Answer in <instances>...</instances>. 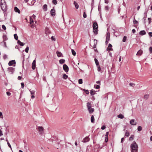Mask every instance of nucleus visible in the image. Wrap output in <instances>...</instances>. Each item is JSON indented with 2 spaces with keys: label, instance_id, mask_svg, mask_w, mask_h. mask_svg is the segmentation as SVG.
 I'll return each instance as SVG.
<instances>
[{
  "label": "nucleus",
  "instance_id": "nucleus-59",
  "mask_svg": "<svg viewBox=\"0 0 152 152\" xmlns=\"http://www.w3.org/2000/svg\"><path fill=\"white\" fill-rule=\"evenodd\" d=\"M6 93H7V95L8 96H10V95L11 94V93H10V92H6Z\"/></svg>",
  "mask_w": 152,
  "mask_h": 152
},
{
  "label": "nucleus",
  "instance_id": "nucleus-41",
  "mask_svg": "<svg viewBox=\"0 0 152 152\" xmlns=\"http://www.w3.org/2000/svg\"><path fill=\"white\" fill-rule=\"evenodd\" d=\"M93 31L95 34H97L98 29H96L94 30Z\"/></svg>",
  "mask_w": 152,
  "mask_h": 152
},
{
  "label": "nucleus",
  "instance_id": "nucleus-53",
  "mask_svg": "<svg viewBox=\"0 0 152 152\" xmlns=\"http://www.w3.org/2000/svg\"><path fill=\"white\" fill-rule=\"evenodd\" d=\"M97 66L98 67L97 70L98 71L100 72L101 71V68H100V66H99V65L98 66Z\"/></svg>",
  "mask_w": 152,
  "mask_h": 152
},
{
  "label": "nucleus",
  "instance_id": "nucleus-22",
  "mask_svg": "<svg viewBox=\"0 0 152 152\" xmlns=\"http://www.w3.org/2000/svg\"><path fill=\"white\" fill-rule=\"evenodd\" d=\"M43 8L44 10V11H46L47 10V4H44L43 7Z\"/></svg>",
  "mask_w": 152,
  "mask_h": 152
},
{
  "label": "nucleus",
  "instance_id": "nucleus-54",
  "mask_svg": "<svg viewBox=\"0 0 152 152\" xmlns=\"http://www.w3.org/2000/svg\"><path fill=\"white\" fill-rule=\"evenodd\" d=\"M29 91L31 92V94L33 95L34 94L35 92L34 91H31L30 90Z\"/></svg>",
  "mask_w": 152,
  "mask_h": 152
},
{
  "label": "nucleus",
  "instance_id": "nucleus-32",
  "mask_svg": "<svg viewBox=\"0 0 152 152\" xmlns=\"http://www.w3.org/2000/svg\"><path fill=\"white\" fill-rule=\"evenodd\" d=\"M149 97V95L148 94H145L144 95V98L145 99H147Z\"/></svg>",
  "mask_w": 152,
  "mask_h": 152
},
{
  "label": "nucleus",
  "instance_id": "nucleus-6",
  "mask_svg": "<svg viewBox=\"0 0 152 152\" xmlns=\"http://www.w3.org/2000/svg\"><path fill=\"white\" fill-rule=\"evenodd\" d=\"M94 50L96 52H97V50L96 49V45L97 44V40L95 39L94 40Z\"/></svg>",
  "mask_w": 152,
  "mask_h": 152
},
{
  "label": "nucleus",
  "instance_id": "nucleus-23",
  "mask_svg": "<svg viewBox=\"0 0 152 152\" xmlns=\"http://www.w3.org/2000/svg\"><path fill=\"white\" fill-rule=\"evenodd\" d=\"M117 117L118 118H120L121 119H123L124 118V115L122 114H119L118 115Z\"/></svg>",
  "mask_w": 152,
  "mask_h": 152
},
{
  "label": "nucleus",
  "instance_id": "nucleus-4",
  "mask_svg": "<svg viewBox=\"0 0 152 152\" xmlns=\"http://www.w3.org/2000/svg\"><path fill=\"white\" fill-rule=\"evenodd\" d=\"M37 129L40 134L42 135L44 133V129L43 127L42 126H38Z\"/></svg>",
  "mask_w": 152,
  "mask_h": 152
},
{
  "label": "nucleus",
  "instance_id": "nucleus-27",
  "mask_svg": "<svg viewBox=\"0 0 152 152\" xmlns=\"http://www.w3.org/2000/svg\"><path fill=\"white\" fill-rule=\"evenodd\" d=\"M3 42L5 41L7 39V36L5 35H3Z\"/></svg>",
  "mask_w": 152,
  "mask_h": 152
},
{
  "label": "nucleus",
  "instance_id": "nucleus-38",
  "mask_svg": "<svg viewBox=\"0 0 152 152\" xmlns=\"http://www.w3.org/2000/svg\"><path fill=\"white\" fill-rule=\"evenodd\" d=\"M149 50L150 54H152V47H150L149 48Z\"/></svg>",
  "mask_w": 152,
  "mask_h": 152
},
{
  "label": "nucleus",
  "instance_id": "nucleus-12",
  "mask_svg": "<svg viewBox=\"0 0 152 152\" xmlns=\"http://www.w3.org/2000/svg\"><path fill=\"white\" fill-rule=\"evenodd\" d=\"M15 64V60H12L11 61H10L9 63H8V65L9 66H12L13 65Z\"/></svg>",
  "mask_w": 152,
  "mask_h": 152
},
{
  "label": "nucleus",
  "instance_id": "nucleus-19",
  "mask_svg": "<svg viewBox=\"0 0 152 152\" xmlns=\"http://www.w3.org/2000/svg\"><path fill=\"white\" fill-rule=\"evenodd\" d=\"M50 33V31L49 30L48 28H46L45 30V33L47 35H48Z\"/></svg>",
  "mask_w": 152,
  "mask_h": 152
},
{
  "label": "nucleus",
  "instance_id": "nucleus-47",
  "mask_svg": "<svg viewBox=\"0 0 152 152\" xmlns=\"http://www.w3.org/2000/svg\"><path fill=\"white\" fill-rule=\"evenodd\" d=\"M109 9V7L108 6H105V9L107 11Z\"/></svg>",
  "mask_w": 152,
  "mask_h": 152
},
{
  "label": "nucleus",
  "instance_id": "nucleus-51",
  "mask_svg": "<svg viewBox=\"0 0 152 152\" xmlns=\"http://www.w3.org/2000/svg\"><path fill=\"white\" fill-rule=\"evenodd\" d=\"M30 24H32L33 22V20L31 18V17H30Z\"/></svg>",
  "mask_w": 152,
  "mask_h": 152
},
{
  "label": "nucleus",
  "instance_id": "nucleus-64",
  "mask_svg": "<svg viewBox=\"0 0 152 152\" xmlns=\"http://www.w3.org/2000/svg\"><path fill=\"white\" fill-rule=\"evenodd\" d=\"M21 78H22V77L21 76H19L18 77V79L19 80H21Z\"/></svg>",
  "mask_w": 152,
  "mask_h": 152
},
{
  "label": "nucleus",
  "instance_id": "nucleus-56",
  "mask_svg": "<svg viewBox=\"0 0 152 152\" xmlns=\"http://www.w3.org/2000/svg\"><path fill=\"white\" fill-rule=\"evenodd\" d=\"M105 128H106V126L104 125L101 127V129L102 130H104V129H105Z\"/></svg>",
  "mask_w": 152,
  "mask_h": 152
},
{
  "label": "nucleus",
  "instance_id": "nucleus-25",
  "mask_svg": "<svg viewBox=\"0 0 152 152\" xmlns=\"http://www.w3.org/2000/svg\"><path fill=\"white\" fill-rule=\"evenodd\" d=\"M57 55L58 57H60L62 55V53L59 51H57L56 52Z\"/></svg>",
  "mask_w": 152,
  "mask_h": 152
},
{
  "label": "nucleus",
  "instance_id": "nucleus-37",
  "mask_svg": "<svg viewBox=\"0 0 152 152\" xmlns=\"http://www.w3.org/2000/svg\"><path fill=\"white\" fill-rule=\"evenodd\" d=\"M129 85L130 86H132L134 87L135 86V84L133 83H130L129 84Z\"/></svg>",
  "mask_w": 152,
  "mask_h": 152
},
{
  "label": "nucleus",
  "instance_id": "nucleus-34",
  "mask_svg": "<svg viewBox=\"0 0 152 152\" xmlns=\"http://www.w3.org/2000/svg\"><path fill=\"white\" fill-rule=\"evenodd\" d=\"M142 127L140 126H139L138 127L137 130L138 131L140 132L142 130Z\"/></svg>",
  "mask_w": 152,
  "mask_h": 152
},
{
  "label": "nucleus",
  "instance_id": "nucleus-28",
  "mask_svg": "<svg viewBox=\"0 0 152 152\" xmlns=\"http://www.w3.org/2000/svg\"><path fill=\"white\" fill-rule=\"evenodd\" d=\"M59 62L60 64H63L65 62V60L64 59H61L59 61Z\"/></svg>",
  "mask_w": 152,
  "mask_h": 152
},
{
  "label": "nucleus",
  "instance_id": "nucleus-60",
  "mask_svg": "<svg viewBox=\"0 0 152 152\" xmlns=\"http://www.w3.org/2000/svg\"><path fill=\"white\" fill-rule=\"evenodd\" d=\"M148 34L150 37H152V32H149L148 33Z\"/></svg>",
  "mask_w": 152,
  "mask_h": 152
},
{
  "label": "nucleus",
  "instance_id": "nucleus-49",
  "mask_svg": "<svg viewBox=\"0 0 152 152\" xmlns=\"http://www.w3.org/2000/svg\"><path fill=\"white\" fill-rule=\"evenodd\" d=\"M2 27L4 30H5L6 29L5 26L4 25H3L2 26Z\"/></svg>",
  "mask_w": 152,
  "mask_h": 152
},
{
  "label": "nucleus",
  "instance_id": "nucleus-33",
  "mask_svg": "<svg viewBox=\"0 0 152 152\" xmlns=\"http://www.w3.org/2000/svg\"><path fill=\"white\" fill-rule=\"evenodd\" d=\"M72 53L73 56H75L76 55V53L74 50H73V49L72 50Z\"/></svg>",
  "mask_w": 152,
  "mask_h": 152
},
{
  "label": "nucleus",
  "instance_id": "nucleus-30",
  "mask_svg": "<svg viewBox=\"0 0 152 152\" xmlns=\"http://www.w3.org/2000/svg\"><path fill=\"white\" fill-rule=\"evenodd\" d=\"M94 87L96 89H98L100 88V86L98 85H95Z\"/></svg>",
  "mask_w": 152,
  "mask_h": 152
},
{
  "label": "nucleus",
  "instance_id": "nucleus-24",
  "mask_svg": "<svg viewBox=\"0 0 152 152\" xmlns=\"http://www.w3.org/2000/svg\"><path fill=\"white\" fill-rule=\"evenodd\" d=\"M94 61H95V62L96 65L97 66H98L99 65V62L98 60H97V59L96 58H95L94 59Z\"/></svg>",
  "mask_w": 152,
  "mask_h": 152
},
{
  "label": "nucleus",
  "instance_id": "nucleus-10",
  "mask_svg": "<svg viewBox=\"0 0 152 152\" xmlns=\"http://www.w3.org/2000/svg\"><path fill=\"white\" fill-rule=\"evenodd\" d=\"M50 14L52 16H54L55 15V10L54 8H53L50 10Z\"/></svg>",
  "mask_w": 152,
  "mask_h": 152
},
{
  "label": "nucleus",
  "instance_id": "nucleus-58",
  "mask_svg": "<svg viewBox=\"0 0 152 152\" xmlns=\"http://www.w3.org/2000/svg\"><path fill=\"white\" fill-rule=\"evenodd\" d=\"M148 20L149 21V24H150L151 22V18H148Z\"/></svg>",
  "mask_w": 152,
  "mask_h": 152
},
{
  "label": "nucleus",
  "instance_id": "nucleus-3",
  "mask_svg": "<svg viewBox=\"0 0 152 152\" xmlns=\"http://www.w3.org/2000/svg\"><path fill=\"white\" fill-rule=\"evenodd\" d=\"M87 106L89 113H92L94 112V108L91 107V103L89 102H87Z\"/></svg>",
  "mask_w": 152,
  "mask_h": 152
},
{
  "label": "nucleus",
  "instance_id": "nucleus-61",
  "mask_svg": "<svg viewBox=\"0 0 152 152\" xmlns=\"http://www.w3.org/2000/svg\"><path fill=\"white\" fill-rule=\"evenodd\" d=\"M105 141L106 142H107L108 141V137H105Z\"/></svg>",
  "mask_w": 152,
  "mask_h": 152
},
{
  "label": "nucleus",
  "instance_id": "nucleus-21",
  "mask_svg": "<svg viewBox=\"0 0 152 152\" xmlns=\"http://www.w3.org/2000/svg\"><path fill=\"white\" fill-rule=\"evenodd\" d=\"M18 45L21 46H23L24 45V43L21 42L19 40H18Z\"/></svg>",
  "mask_w": 152,
  "mask_h": 152
},
{
  "label": "nucleus",
  "instance_id": "nucleus-9",
  "mask_svg": "<svg viewBox=\"0 0 152 152\" xmlns=\"http://www.w3.org/2000/svg\"><path fill=\"white\" fill-rule=\"evenodd\" d=\"M36 60H34L33 61V62L32 63V68L33 70H34L36 67Z\"/></svg>",
  "mask_w": 152,
  "mask_h": 152
},
{
  "label": "nucleus",
  "instance_id": "nucleus-36",
  "mask_svg": "<svg viewBox=\"0 0 152 152\" xmlns=\"http://www.w3.org/2000/svg\"><path fill=\"white\" fill-rule=\"evenodd\" d=\"M14 37L15 39L16 40H18V37L17 36V34H14Z\"/></svg>",
  "mask_w": 152,
  "mask_h": 152
},
{
  "label": "nucleus",
  "instance_id": "nucleus-52",
  "mask_svg": "<svg viewBox=\"0 0 152 152\" xmlns=\"http://www.w3.org/2000/svg\"><path fill=\"white\" fill-rule=\"evenodd\" d=\"M86 17H87V15H86V14L85 12H84L83 13V18H86Z\"/></svg>",
  "mask_w": 152,
  "mask_h": 152
},
{
  "label": "nucleus",
  "instance_id": "nucleus-8",
  "mask_svg": "<svg viewBox=\"0 0 152 152\" xmlns=\"http://www.w3.org/2000/svg\"><path fill=\"white\" fill-rule=\"evenodd\" d=\"M137 122L134 119H132L130 121V124L133 125H136L137 124Z\"/></svg>",
  "mask_w": 152,
  "mask_h": 152
},
{
  "label": "nucleus",
  "instance_id": "nucleus-44",
  "mask_svg": "<svg viewBox=\"0 0 152 152\" xmlns=\"http://www.w3.org/2000/svg\"><path fill=\"white\" fill-rule=\"evenodd\" d=\"M126 36H124L123 39V42H126Z\"/></svg>",
  "mask_w": 152,
  "mask_h": 152
},
{
  "label": "nucleus",
  "instance_id": "nucleus-50",
  "mask_svg": "<svg viewBox=\"0 0 152 152\" xmlns=\"http://www.w3.org/2000/svg\"><path fill=\"white\" fill-rule=\"evenodd\" d=\"M51 39L52 41H55L56 40L55 38L53 36H52L51 37Z\"/></svg>",
  "mask_w": 152,
  "mask_h": 152
},
{
  "label": "nucleus",
  "instance_id": "nucleus-63",
  "mask_svg": "<svg viewBox=\"0 0 152 152\" xmlns=\"http://www.w3.org/2000/svg\"><path fill=\"white\" fill-rule=\"evenodd\" d=\"M104 2H105V3L108 4L109 3V1H108V0H104Z\"/></svg>",
  "mask_w": 152,
  "mask_h": 152
},
{
  "label": "nucleus",
  "instance_id": "nucleus-35",
  "mask_svg": "<svg viewBox=\"0 0 152 152\" xmlns=\"http://www.w3.org/2000/svg\"><path fill=\"white\" fill-rule=\"evenodd\" d=\"M129 135V133L128 132L127 130L126 131V132L125 133V136L126 137H128Z\"/></svg>",
  "mask_w": 152,
  "mask_h": 152
},
{
  "label": "nucleus",
  "instance_id": "nucleus-13",
  "mask_svg": "<svg viewBox=\"0 0 152 152\" xmlns=\"http://www.w3.org/2000/svg\"><path fill=\"white\" fill-rule=\"evenodd\" d=\"M89 138L88 137H86L83 140L82 142H86L89 140Z\"/></svg>",
  "mask_w": 152,
  "mask_h": 152
},
{
  "label": "nucleus",
  "instance_id": "nucleus-45",
  "mask_svg": "<svg viewBox=\"0 0 152 152\" xmlns=\"http://www.w3.org/2000/svg\"><path fill=\"white\" fill-rule=\"evenodd\" d=\"M0 118H3V116L2 115V113L0 111Z\"/></svg>",
  "mask_w": 152,
  "mask_h": 152
},
{
  "label": "nucleus",
  "instance_id": "nucleus-17",
  "mask_svg": "<svg viewBox=\"0 0 152 152\" xmlns=\"http://www.w3.org/2000/svg\"><path fill=\"white\" fill-rule=\"evenodd\" d=\"M142 50H140L137 52L136 55L137 56H140L142 54Z\"/></svg>",
  "mask_w": 152,
  "mask_h": 152
},
{
  "label": "nucleus",
  "instance_id": "nucleus-40",
  "mask_svg": "<svg viewBox=\"0 0 152 152\" xmlns=\"http://www.w3.org/2000/svg\"><path fill=\"white\" fill-rule=\"evenodd\" d=\"M78 83L80 84H82L83 83V80L81 79H80L78 80Z\"/></svg>",
  "mask_w": 152,
  "mask_h": 152
},
{
  "label": "nucleus",
  "instance_id": "nucleus-62",
  "mask_svg": "<svg viewBox=\"0 0 152 152\" xmlns=\"http://www.w3.org/2000/svg\"><path fill=\"white\" fill-rule=\"evenodd\" d=\"M3 42H4V46L5 47V48H7V46L6 44V42H5V41Z\"/></svg>",
  "mask_w": 152,
  "mask_h": 152
},
{
  "label": "nucleus",
  "instance_id": "nucleus-39",
  "mask_svg": "<svg viewBox=\"0 0 152 152\" xmlns=\"http://www.w3.org/2000/svg\"><path fill=\"white\" fill-rule=\"evenodd\" d=\"M134 137V136L133 135H132L129 138V140H133Z\"/></svg>",
  "mask_w": 152,
  "mask_h": 152
},
{
  "label": "nucleus",
  "instance_id": "nucleus-16",
  "mask_svg": "<svg viewBox=\"0 0 152 152\" xmlns=\"http://www.w3.org/2000/svg\"><path fill=\"white\" fill-rule=\"evenodd\" d=\"M73 4L75 5L76 9H77L78 8L79 6L77 3L75 1H74L73 2Z\"/></svg>",
  "mask_w": 152,
  "mask_h": 152
},
{
  "label": "nucleus",
  "instance_id": "nucleus-57",
  "mask_svg": "<svg viewBox=\"0 0 152 152\" xmlns=\"http://www.w3.org/2000/svg\"><path fill=\"white\" fill-rule=\"evenodd\" d=\"M21 87L22 88H23L24 86V83H21Z\"/></svg>",
  "mask_w": 152,
  "mask_h": 152
},
{
  "label": "nucleus",
  "instance_id": "nucleus-18",
  "mask_svg": "<svg viewBox=\"0 0 152 152\" xmlns=\"http://www.w3.org/2000/svg\"><path fill=\"white\" fill-rule=\"evenodd\" d=\"M14 10L16 12H18L19 14L20 13V10L16 7H14Z\"/></svg>",
  "mask_w": 152,
  "mask_h": 152
},
{
  "label": "nucleus",
  "instance_id": "nucleus-46",
  "mask_svg": "<svg viewBox=\"0 0 152 152\" xmlns=\"http://www.w3.org/2000/svg\"><path fill=\"white\" fill-rule=\"evenodd\" d=\"M3 58L4 59H5L7 58V56L6 54L4 55L3 57Z\"/></svg>",
  "mask_w": 152,
  "mask_h": 152
},
{
  "label": "nucleus",
  "instance_id": "nucleus-11",
  "mask_svg": "<svg viewBox=\"0 0 152 152\" xmlns=\"http://www.w3.org/2000/svg\"><path fill=\"white\" fill-rule=\"evenodd\" d=\"M98 24L96 22H94L93 24V29L94 30L95 29H98Z\"/></svg>",
  "mask_w": 152,
  "mask_h": 152
},
{
  "label": "nucleus",
  "instance_id": "nucleus-55",
  "mask_svg": "<svg viewBox=\"0 0 152 152\" xmlns=\"http://www.w3.org/2000/svg\"><path fill=\"white\" fill-rule=\"evenodd\" d=\"M7 144L8 146L12 150V148L11 146V145L10 143H9V142H8Z\"/></svg>",
  "mask_w": 152,
  "mask_h": 152
},
{
  "label": "nucleus",
  "instance_id": "nucleus-2",
  "mask_svg": "<svg viewBox=\"0 0 152 152\" xmlns=\"http://www.w3.org/2000/svg\"><path fill=\"white\" fill-rule=\"evenodd\" d=\"M0 5L2 10L4 11H6L7 10V5L4 0H1Z\"/></svg>",
  "mask_w": 152,
  "mask_h": 152
},
{
  "label": "nucleus",
  "instance_id": "nucleus-26",
  "mask_svg": "<svg viewBox=\"0 0 152 152\" xmlns=\"http://www.w3.org/2000/svg\"><path fill=\"white\" fill-rule=\"evenodd\" d=\"M95 94V91L93 90H91L90 91V94L91 95H94Z\"/></svg>",
  "mask_w": 152,
  "mask_h": 152
},
{
  "label": "nucleus",
  "instance_id": "nucleus-20",
  "mask_svg": "<svg viewBox=\"0 0 152 152\" xmlns=\"http://www.w3.org/2000/svg\"><path fill=\"white\" fill-rule=\"evenodd\" d=\"M91 122L92 123H94L95 119H94V116L93 115H92L91 117Z\"/></svg>",
  "mask_w": 152,
  "mask_h": 152
},
{
  "label": "nucleus",
  "instance_id": "nucleus-1",
  "mask_svg": "<svg viewBox=\"0 0 152 152\" xmlns=\"http://www.w3.org/2000/svg\"><path fill=\"white\" fill-rule=\"evenodd\" d=\"M130 147L132 152H137L138 145L135 141H134L131 144Z\"/></svg>",
  "mask_w": 152,
  "mask_h": 152
},
{
  "label": "nucleus",
  "instance_id": "nucleus-29",
  "mask_svg": "<svg viewBox=\"0 0 152 152\" xmlns=\"http://www.w3.org/2000/svg\"><path fill=\"white\" fill-rule=\"evenodd\" d=\"M110 34H107V35L106 36V40L109 41L110 40Z\"/></svg>",
  "mask_w": 152,
  "mask_h": 152
},
{
  "label": "nucleus",
  "instance_id": "nucleus-42",
  "mask_svg": "<svg viewBox=\"0 0 152 152\" xmlns=\"http://www.w3.org/2000/svg\"><path fill=\"white\" fill-rule=\"evenodd\" d=\"M28 50H29V47L28 46H27V47H26V48L25 49V52L26 53H28Z\"/></svg>",
  "mask_w": 152,
  "mask_h": 152
},
{
  "label": "nucleus",
  "instance_id": "nucleus-43",
  "mask_svg": "<svg viewBox=\"0 0 152 152\" xmlns=\"http://www.w3.org/2000/svg\"><path fill=\"white\" fill-rule=\"evenodd\" d=\"M52 3L55 5H56L57 4L56 0H53Z\"/></svg>",
  "mask_w": 152,
  "mask_h": 152
},
{
  "label": "nucleus",
  "instance_id": "nucleus-7",
  "mask_svg": "<svg viewBox=\"0 0 152 152\" xmlns=\"http://www.w3.org/2000/svg\"><path fill=\"white\" fill-rule=\"evenodd\" d=\"M63 68L64 70L66 72H67L69 71V67L66 64H64L63 65Z\"/></svg>",
  "mask_w": 152,
  "mask_h": 152
},
{
  "label": "nucleus",
  "instance_id": "nucleus-48",
  "mask_svg": "<svg viewBox=\"0 0 152 152\" xmlns=\"http://www.w3.org/2000/svg\"><path fill=\"white\" fill-rule=\"evenodd\" d=\"M137 22H138V21L135 19V18H134L133 20L134 23V24H136V23H137Z\"/></svg>",
  "mask_w": 152,
  "mask_h": 152
},
{
  "label": "nucleus",
  "instance_id": "nucleus-31",
  "mask_svg": "<svg viewBox=\"0 0 152 152\" xmlns=\"http://www.w3.org/2000/svg\"><path fill=\"white\" fill-rule=\"evenodd\" d=\"M68 78V76L66 74H64L63 75V78L64 79H66Z\"/></svg>",
  "mask_w": 152,
  "mask_h": 152
},
{
  "label": "nucleus",
  "instance_id": "nucleus-14",
  "mask_svg": "<svg viewBox=\"0 0 152 152\" xmlns=\"http://www.w3.org/2000/svg\"><path fill=\"white\" fill-rule=\"evenodd\" d=\"M112 47V45L110 44H109L108 45V47L107 48V50L112 51L113 50V49L111 48Z\"/></svg>",
  "mask_w": 152,
  "mask_h": 152
},
{
  "label": "nucleus",
  "instance_id": "nucleus-5",
  "mask_svg": "<svg viewBox=\"0 0 152 152\" xmlns=\"http://www.w3.org/2000/svg\"><path fill=\"white\" fill-rule=\"evenodd\" d=\"M15 69L12 67H9L7 69L8 72L12 74L14 72Z\"/></svg>",
  "mask_w": 152,
  "mask_h": 152
},
{
  "label": "nucleus",
  "instance_id": "nucleus-15",
  "mask_svg": "<svg viewBox=\"0 0 152 152\" xmlns=\"http://www.w3.org/2000/svg\"><path fill=\"white\" fill-rule=\"evenodd\" d=\"M146 32L144 30H142L139 32V34L140 35L142 36L146 34Z\"/></svg>",
  "mask_w": 152,
  "mask_h": 152
}]
</instances>
